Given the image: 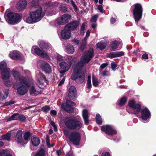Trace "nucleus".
Wrapping results in <instances>:
<instances>
[{"mask_svg": "<svg viewBox=\"0 0 156 156\" xmlns=\"http://www.w3.org/2000/svg\"><path fill=\"white\" fill-rule=\"evenodd\" d=\"M92 48H90L88 51L84 53L80 61L76 66L74 72L71 76L72 80L77 79L80 83L84 82L85 76V67L84 66L85 63H88L92 58L93 55Z\"/></svg>", "mask_w": 156, "mask_h": 156, "instance_id": "1", "label": "nucleus"}, {"mask_svg": "<svg viewBox=\"0 0 156 156\" xmlns=\"http://www.w3.org/2000/svg\"><path fill=\"white\" fill-rule=\"evenodd\" d=\"M12 74L16 82L13 83L11 84H13V88L17 90V93L21 95H23L26 94L28 91L27 86L29 87L27 84V81L25 78L20 75V73L15 70L12 72Z\"/></svg>", "mask_w": 156, "mask_h": 156, "instance_id": "2", "label": "nucleus"}, {"mask_svg": "<svg viewBox=\"0 0 156 156\" xmlns=\"http://www.w3.org/2000/svg\"><path fill=\"white\" fill-rule=\"evenodd\" d=\"M0 71H2L1 77L5 84L8 86H10L13 83L9 79L10 70L9 68L7 67L6 63L4 61L0 62Z\"/></svg>", "mask_w": 156, "mask_h": 156, "instance_id": "3", "label": "nucleus"}, {"mask_svg": "<svg viewBox=\"0 0 156 156\" xmlns=\"http://www.w3.org/2000/svg\"><path fill=\"white\" fill-rule=\"evenodd\" d=\"M128 105L130 108L127 109L128 112L135 115L139 114L141 109V107L139 104H136L134 100H131L128 101Z\"/></svg>", "mask_w": 156, "mask_h": 156, "instance_id": "4", "label": "nucleus"}, {"mask_svg": "<svg viewBox=\"0 0 156 156\" xmlns=\"http://www.w3.org/2000/svg\"><path fill=\"white\" fill-rule=\"evenodd\" d=\"M7 22L9 24H14L19 22L21 20L20 15L16 13L9 12L5 17Z\"/></svg>", "mask_w": 156, "mask_h": 156, "instance_id": "5", "label": "nucleus"}, {"mask_svg": "<svg viewBox=\"0 0 156 156\" xmlns=\"http://www.w3.org/2000/svg\"><path fill=\"white\" fill-rule=\"evenodd\" d=\"M65 124L67 127L71 129H79L82 126L81 123L76 119H69L66 121Z\"/></svg>", "mask_w": 156, "mask_h": 156, "instance_id": "6", "label": "nucleus"}, {"mask_svg": "<svg viewBox=\"0 0 156 156\" xmlns=\"http://www.w3.org/2000/svg\"><path fill=\"white\" fill-rule=\"evenodd\" d=\"M64 133L65 136L68 137L70 140L73 144L76 145L79 144L80 139V136L79 133L73 132L69 135L68 132L67 131H65Z\"/></svg>", "mask_w": 156, "mask_h": 156, "instance_id": "7", "label": "nucleus"}, {"mask_svg": "<svg viewBox=\"0 0 156 156\" xmlns=\"http://www.w3.org/2000/svg\"><path fill=\"white\" fill-rule=\"evenodd\" d=\"M142 9L141 5L138 4L135 5V8L133 10V15L136 22L141 19L142 14Z\"/></svg>", "mask_w": 156, "mask_h": 156, "instance_id": "8", "label": "nucleus"}, {"mask_svg": "<svg viewBox=\"0 0 156 156\" xmlns=\"http://www.w3.org/2000/svg\"><path fill=\"white\" fill-rule=\"evenodd\" d=\"M31 16L37 22L39 21L44 16V14L42 12V8L39 7L34 11L30 13Z\"/></svg>", "mask_w": 156, "mask_h": 156, "instance_id": "9", "label": "nucleus"}, {"mask_svg": "<svg viewBox=\"0 0 156 156\" xmlns=\"http://www.w3.org/2000/svg\"><path fill=\"white\" fill-rule=\"evenodd\" d=\"M101 130L105 132L108 135H113L116 133V131L115 128L110 125H106L102 126L101 128Z\"/></svg>", "mask_w": 156, "mask_h": 156, "instance_id": "10", "label": "nucleus"}, {"mask_svg": "<svg viewBox=\"0 0 156 156\" xmlns=\"http://www.w3.org/2000/svg\"><path fill=\"white\" fill-rule=\"evenodd\" d=\"M71 17L70 15L68 14L63 15L57 19V23L60 25H64L69 21Z\"/></svg>", "mask_w": 156, "mask_h": 156, "instance_id": "11", "label": "nucleus"}, {"mask_svg": "<svg viewBox=\"0 0 156 156\" xmlns=\"http://www.w3.org/2000/svg\"><path fill=\"white\" fill-rule=\"evenodd\" d=\"M31 52L33 54H36L37 55L42 57L48 58V56L47 54L41 50L39 48L34 46L32 47L31 49Z\"/></svg>", "mask_w": 156, "mask_h": 156, "instance_id": "12", "label": "nucleus"}, {"mask_svg": "<svg viewBox=\"0 0 156 156\" xmlns=\"http://www.w3.org/2000/svg\"><path fill=\"white\" fill-rule=\"evenodd\" d=\"M61 35L62 38L63 39H69L71 36V30L65 26L64 28L61 32Z\"/></svg>", "mask_w": 156, "mask_h": 156, "instance_id": "13", "label": "nucleus"}, {"mask_svg": "<svg viewBox=\"0 0 156 156\" xmlns=\"http://www.w3.org/2000/svg\"><path fill=\"white\" fill-rule=\"evenodd\" d=\"M36 78L38 84L42 85L46 81L45 76L41 73L37 72V73Z\"/></svg>", "mask_w": 156, "mask_h": 156, "instance_id": "14", "label": "nucleus"}, {"mask_svg": "<svg viewBox=\"0 0 156 156\" xmlns=\"http://www.w3.org/2000/svg\"><path fill=\"white\" fill-rule=\"evenodd\" d=\"M75 103L72 101L67 100L66 101V106L64 107L63 105H62V108L66 111L69 112H71L73 111V106H75Z\"/></svg>", "mask_w": 156, "mask_h": 156, "instance_id": "15", "label": "nucleus"}, {"mask_svg": "<svg viewBox=\"0 0 156 156\" xmlns=\"http://www.w3.org/2000/svg\"><path fill=\"white\" fill-rule=\"evenodd\" d=\"M151 116L150 111L146 108L141 110V117L144 120H146Z\"/></svg>", "mask_w": 156, "mask_h": 156, "instance_id": "16", "label": "nucleus"}, {"mask_svg": "<svg viewBox=\"0 0 156 156\" xmlns=\"http://www.w3.org/2000/svg\"><path fill=\"white\" fill-rule=\"evenodd\" d=\"M27 4L25 0H21L17 2L16 5V8L20 11L23 10L25 8Z\"/></svg>", "mask_w": 156, "mask_h": 156, "instance_id": "17", "label": "nucleus"}, {"mask_svg": "<svg viewBox=\"0 0 156 156\" xmlns=\"http://www.w3.org/2000/svg\"><path fill=\"white\" fill-rule=\"evenodd\" d=\"M124 54L123 51H116L108 53L107 54V57L111 58L118 57L122 56Z\"/></svg>", "mask_w": 156, "mask_h": 156, "instance_id": "18", "label": "nucleus"}, {"mask_svg": "<svg viewBox=\"0 0 156 156\" xmlns=\"http://www.w3.org/2000/svg\"><path fill=\"white\" fill-rule=\"evenodd\" d=\"M39 47L43 50L48 51L51 49L50 45L47 43L43 41H40L38 42Z\"/></svg>", "mask_w": 156, "mask_h": 156, "instance_id": "19", "label": "nucleus"}, {"mask_svg": "<svg viewBox=\"0 0 156 156\" xmlns=\"http://www.w3.org/2000/svg\"><path fill=\"white\" fill-rule=\"evenodd\" d=\"M76 90L75 87L73 86L70 87L69 90L68 96L71 100H73L76 98Z\"/></svg>", "mask_w": 156, "mask_h": 156, "instance_id": "20", "label": "nucleus"}, {"mask_svg": "<svg viewBox=\"0 0 156 156\" xmlns=\"http://www.w3.org/2000/svg\"><path fill=\"white\" fill-rule=\"evenodd\" d=\"M79 25V23L78 21H74L67 24L66 26L71 30L75 29Z\"/></svg>", "mask_w": 156, "mask_h": 156, "instance_id": "21", "label": "nucleus"}, {"mask_svg": "<svg viewBox=\"0 0 156 156\" xmlns=\"http://www.w3.org/2000/svg\"><path fill=\"white\" fill-rule=\"evenodd\" d=\"M9 56L10 58L14 60L19 59L20 57V53L17 51L11 52L9 54Z\"/></svg>", "mask_w": 156, "mask_h": 156, "instance_id": "22", "label": "nucleus"}, {"mask_svg": "<svg viewBox=\"0 0 156 156\" xmlns=\"http://www.w3.org/2000/svg\"><path fill=\"white\" fill-rule=\"evenodd\" d=\"M90 32L89 30H87V31L86 37L83 39L81 46L80 48L81 50H83L86 45L87 40L90 35Z\"/></svg>", "mask_w": 156, "mask_h": 156, "instance_id": "23", "label": "nucleus"}, {"mask_svg": "<svg viewBox=\"0 0 156 156\" xmlns=\"http://www.w3.org/2000/svg\"><path fill=\"white\" fill-rule=\"evenodd\" d=\"M42 69L44 71L47 73H49L51 72V69L50 66L45 62H42Z\"/></svg>", "mask_w": 156, "mask_h": 156, "instance_id": "24", "label": "nucleus"}, {"mask_svg": "<svg viewBox=\"0 0 156 156\" xmlns=\"http://www.w3.org/2000/svg\"><path fill=\"white\" fill-rule=\"evenodd\" d=\"M59 66L62 69L67 71L69 70L71 67L70 64H69L64 61L60 62Z\"/></svg>", "mask_w": 156, "mask_h": 156, "instance_id": "25", "label": "nucleus"}, {"mask_svg": "<svg viewBox=\"0 0 156 156\" xmlns=\"http://www.w3.org/2000/svg\"><path fill=\"white\" fill-rule=\"evenodd\" d=\"M22 134L23 132L21 130H19L17 132L15 140L18 143H20L22 142Z\"/></svg>", "mask_w": 156, "mask_h": 156, "instance_id": "26", "label": "nucleus"}, {"mask_svg": "<svg viewBox=\"0 0 156 156\" xmlns=\"http://www.w3.org/2000/svg\"><path fill=\"white\" fill-rule=\"evenodd\" d=\"M88 115L89 114L88 112V111L87 110L84 109L83 111V118L84 122L87 125L88 124V122H89V120L88 119Z\"/></svg>", "mask_w": 156, "mask_h": 156, "instance_id": "27", "label": "nucleus"}, {"mask_svg": "<svg viewBox=\"0 0 156 156\" xmlns=\"http://www.w3.org/2000/svg\"><path fill=\"white\" fill-rule=\"evenodd\" d=\"M65 51L66 52L69 54H72L74 52V49L73 46L69 44H68L66 46Z\"/></svg>", "mask_w": 156, "mask_h": 156, "instance_id": "28", "label": "nucleus"}, {"mask_svg": "<svg viewBox=\"0 0 156 156\" xmlns=\"http://www.w3.org/2000/svg\"><path fill=\"white\" fill-rule=\"evenodd\" d=\"M30 94L32 95H37L40 93V92L37 90L34 86H32L30 88Z\"/></svg>", "mask_w": 156, "mask_h": 156, "instance_id": "29", "label": "nucleus"}, {"mask_svg": "<svg viewBox=\"0 0 156 156\" xmlns=\"http://www.w3.org/2000/svg\"><path fill=\"white\" fill-rule=\"evenodd\" d=\"M108 42L107 41H101L97 43L96 46L97 48H100L101 50H103L105 48Z\"/></svg>", "mask_w": 156, "mask_h": 156, "instance_id": "30", "label": "nucleus"}, {"mask_svg": "<svg viewBox=\"0 0 156 156\" xmlns=\"http://www.w3.org/2000/svg\"><path fill=\"white\" fill-rule=\"evenodd\" d=\"M119 45V42L116 41H114L112 42L110 45V50L112 51L115 50L118 48Z\"/></svg>", "mask_w": 156, "mask_h": 156, "instance_id": "31", "label": "nucleus"}, {"mask_svg": "<svg viewBox=\"0 0 156 156\" xmlns=\"http://www.w3.org/2000/svg\"><path fill=\"white\" fill-rule=\"evenodd\" d=\"M66 59L68 61V63L69 64H70L71 66L72 64L75 62L76 60V58L70 55L68 56Z\"/></svg>", "mask_w": 156, "mask_h": 156, "instance_id": "32", "label": "nucleus"}, {"mask_svg": "<svg viewBox=\"0 0 156 156\" xmlns=\"http://www.w3.org/2000/svg\"><path fill=\"white\" fill-rule=\"evenodd\" d=\"M31 141L33 144L35 146L38 145L40 143V140L37 137L33 138L32 139Z\"/></svg>", "mask_w": 156, "mask_h": 156, "instance_id": "33", "label": "nucleus"}, {"mask_svg": "<svg viewBox=\"0 0 156 156\" xmlns=\"http://www.w3.org/2000/svg\"><path fill=\"white\" fill-rule=\"evenodd\" d=\"M27 23H33L37 22L34 18L31 16V14H30V16L27 18L26 20Z\"/></svg>", "mask_w": 156, "mask_h": 156, "instance_id": "34", "label": "nucleus"}, {"mask_svg": "<svg viewBox=\"0 0 156 156\" xmlns=\"http://www.w3.org/2000/svg\"><path fill=\"white\" fill-rule=\"evenodd\" d=\"M0 156H12L8 150H2L0 151Z\"/></svg>", "mask_w": 156, "mask_h": 156, "instance_id": "35", "label": "nucleus"}, {"mask_svg": "<svg viewBox=\"0 0 156 156\" xmlns=\"http://www.w3.org/2000/svg\"><path fill=\"white\" fill-rule=\"evenodd\" d=\"M96 120L97 124L101 125L102 122V120L100 115L99 114H97L96 117Z\"/></svg>", "mask_w": 156, "mask_h": 156, "instance_id": "36", "label": "nucleus"}, {"mask_svg": "<svg viewBox=\"0 0 156 156\" xmlns=\"http://www.w3.org/2000/svg\"><path fill=\"white\" fill-rule=\"evenodd\" d=\"M53 58H56L57 61H59L63 60L64 59L63 57L62 56L57 53H55Z\"/></svg>", "mask_w": 156, "mask_h": 156, "instance_id": "37", "label": "nucleus"}, {"mask_svg": "<svg viewBox=\"0 0 156 156\" xmlns=\"http://www.w3.org/2000/svg\"><path fill=\"white\" fill-rule=\"evenodd\" d=\"M18 114H14L12 115L8 120V121H11L14 120H17L18 119Z\"/></svg>", "mask_w": 156, "mask_h": 156, "instance_id": "38", "label": "nucleus"}, {"mask_svg": "<svg viewBox=\"0 0 156 156\" xmlns=\"http://www.w3.org/2000/svg\"><path fill=\"white\" fill-rule=\"evenodd\" d=\"M92 85L91 82V76H88L87 83V87L88 88H90Z\"/></svg>", "mask_w": 156, "mask_h": 156, "instance_id": "39", "label": "nucleus"}, {"mask_svg": "<svg viewBox=\"0 0 156 156\" xmlns=\"http://www.w3.org/2000/svg\"><path fill=\"white\" fill-rule=\"evenodd\" d=\"M126 99L125 97H123L120 100L119 102V105L120 106H122L126 103Z\"/></svg>", "mask_w": 156, "mask_h": 156, "instance_id": "40", "label": "nucleus"}, {"mask_svg": "<svg viewBox=\"0 0 156 156\" xmlns=\"http://www.w3.org/2000/svg\"><path fill=\"white\" fill-rule=\"evenodd\" d=\"M93 85L94 87H97L99 84V82L97 79L94 77H92Z\"/></svg>", "mask_w": 156, "mask_h": 156, "instance_id": "41", "label": "nucleus"}, {"mask_svg": "<svg viewBox=\"0 0 156 156\" xmlns=\"http://www.w3.org/2000/svg\"><path fill=\"white\" fill-rule=\"evenodd\" d=\"M44 151L43 149L42 148L35 155V156H44Z\"/></svg>", "mask_w": 156, "mask_h": 156, "instance_id": "42", "label": "nucleus"}, {"mask_svg": "<svg viewBox=\"0 0 156 156\" xmlns=\"http://www.w3.org/2000/svg\"><path fill=\"white\" fill-rule=\"evenodd\" d=\"M10 137V134L9 133H8L2 136V138L3 140H9Z\"/></svg>", "mask_w": 156, "mask_h": 156, "instance_id": "43", "label": "nucleus"}, {"mask_svg": "<svg viewBox=\"0 0 156 156\" xmlns=\"http://www.w3.org/2000/svg\"><path fill=\"white\" fill-rule=\"evenodd\" d=\"M86 26V24L84 23L82 24L80 29V34L81 35H83L84 33L85 28Z\"/></svg>", "mask_w": 156, "mask_h": 156, "instance_id": "44", "label": "nucleus"}, {"mask_svg": "<svg viewBox=\"0 0 156 156\" xmlns=\"http://www.w3.org/2000/svg\"><path fill=\"white\" fill-rule=\"evenodd\" d=\"M30 135V133L29 132H26L24 135V138L25 140H27Z\"/></svg>", "mask_w": 156, "mask_h": 156, "instance_id": "45", "label": "nucleus"}, {"mask_svg": "<svg viewBox=\"0 0 156 156\" xmlns=\"http://www.w3.org/2000/svg\"><path fill=\"white\" fill-rule=\"evenodd\" d=\"M98 17V14H96L93 16L91 18V21L92 22H94L96 21Z\"/></svg>", "mask_w": 156, "mask_h": 156, "instance_id": "46", "label": "nucleus"}, {"mask_svg": "<svg viewBox=\"0 0 156 156\" xmlns=\"http://www.w3.org/2000/svg\"><path fill=\"white\" fill-rule=\"evenodd\" d=\"M50 109V107L48 106H45L42 108V110L44 112H47Z\"/></svg>", "mask_w": 156, "mask_h": 156, "instance_id": "47", "label": "nucleus"}, {"mask_svg": "<svg viewBox=\"0 0 156 156\" xmlns=\"http://www.w3.org/2000/svg\"><path fill=\"white\" fill-rule=\"evenodd\" d=\"M38 0H34L31 2V4L32 7L38 5Z\"/></svg>", "mask_w": 156, "mask_h": 156, "instance_id": "48", "label": "nucleus"}, {"mask_svg": "<svg viewBox=\"0 0 156 156\" xmlns=\"http://www.w3.org/2000/svg\"><path fill=\"white\" fill-rule=\"evenodd\" d=\"M9 93V89H6L5 92V94L3 96L2 99H6L8 97Z\"/></svg>", "mask_w": 156, "mask_h": 156, "instance_id": "49", "label": "nucleus"}, {"mask_svg": "<svg viewBox=\"0 0 156 156\" xmlns=\"http://www.w3.org/2000/svg\"><path fill=\"white\" fill-rule=\"evenodd\" d=\"M18 119L21 121H23L25 120L26 118L23 115L19 114Z\"/></svg>", "mask_w": 156, "mask_h": 156, "instance_id": "50", "label": "nucleus"}, {"mask_svg": "<svg viewBox=\"0 0 156 156\" xmlns=\"http://www.w3.org/2000/svg\"><path fill=\"white\" fill-rule=\"evenodd\" d=\"M111 67L113 70H115V69L117 67V65L115 62H112L111 63Z\"/></svg>", "mask_w": 156, "mask_h": 156, "instance_id": "51", "label": "nucleus"}, {"mask_svg": "<svg viewBox=\"0 0 156 156\" xmlns=\"http://www.w3.org/2000/svg\"><path fill=\"white\" fill-rule=\"evenodd\" d=\"M51 124L53 127L54 128L55 131H56L57 130V128L54 122L53 121H51Z\"/></svg>", "mask_w": 156, "mask_h": 156, "instance_id": "52", "label": "nucleus"}, {"mask_svg": "<svg viewBox=\"0 0 156 156\" xmlns=\"http://www.w3.org/2000/svg\"><path fill=\"white\" fill-rule=\"evenodd\" d=\"M66 72H67V71H65L64 70H62L60 71V74H59V76H60V77H62V76H63L65 74V73Z\"/></svg>", "mask_w": 156, "mask_h": 156, "instance_id": "53", "label": "nucleus"}, {"mask_svg": "<svg viewBox=\"0 0 156 156\" xmlns=\"http://www.w3.org/2000/svg\"><path fill=\"white\" fill-rule=\"evenodd\" d=\"M98 9L99 10V11L102 13L103 12V7L101 5H99L98 7Z\"/></svg>", "mask_w": 156, "mask_h": 156, "instance_id": "54", "label": "nucleus"}, {"mask_svg": "<svg viewBox=\"0 0 156 156\" xmlns=\"http://www.w3.org/2000/svg\"><path fill=\"white\" fill-rule=\"evenodd\" d=\"M72 4L75 10L76 11H77L78 9L76 5V4H75L74 2L73 1L72 2Z\"/></svg>", "mask_w": 156, "mask_h": 156, "instance_id": "55", "label": "nucleus"}, {"mask_svg": "<svg viewBox=\"0 0 156 156\" xmlns=\"http://www.w3.org/2000/svg\"><path fill=\"white\" fill-rule=\"evenodd\" d=\"M46 142H47V146H48V147L49 148L51 147L50 144V141L48 139V137H47L46 138Z\"/></svg>", "mask_w": 156, "mask_h": 156, "instance_id": "56", "label": "nucleus"}, {"mask_svg": "<svg viewBox=\"0 0 156 156\" xmlns=\"http://www.w3.org/2000/svg\"><path fill=\"white\" fill-rule=\"evenodd\" d=\"M15 101H11L9 102H7L5 103V105H8L15 103Z\"/></svg>", "mask_w": 156, "mask_h": 156, "instance_id": "57", "label": "nucleus"}, {"mask_svg": "<svg viewBox=\"0 0 156 156\" xmlns=\"http://www.w3.org/2000/svg\"><path fill=\"white\" fill-rule=\"evenodd\" d=\"M109 73L108 71H105L102 74V75L103 76H107L109 75Z\"/></svg>", "mask_w": 156, "mask_h": 156, "instance_id": "58", "label": "nucleus"}, {"mask_svg": "<svg viewBox=\"0 0 156 156\" xmlns=\"http://www.w3.org/2000/svg\"><path fill=\"white\" fill-rule=\"evenodd\" d=\"M65 80V79L64 78H63L62 80L59 82V83L58 84V86H61L62 84H63V83L64 82Z\"/></svg>", "mask_w": 156, "mask_h": 156, "instance_id": "59", "label": "nucleus"}, {"mask_svg": "<svg viewBox=\"0 0 156 156\" xmlns=\"http://www.w3.org/2000/svg\"><path fill=\"white\" fill-rule=\"evenodd\" d=\"M108 66V64L107 63H103L100 66V67L101 69H104L106 67Z\"/></svg>", "mask_w": 156, "mask_h": 156, "instance_id": "60", "label": "nucleus"}, {"mask_svg": "<svg viewBox=\"0 0 156 156\" xmlns=\"http://www.w3.org/2000/svg\"><path fill=\"white\" fill-rule=\"evenodd\" d=\"M142 57L144 59H147L148 58V55L147 54H144L142 55Z\"/></svg>", "mask_w": 156, "mask_h": 156, "instance_id": "61", "label": "nucleus"}, {"mask_svg": "<svg viewBox=\"0 0 156 156\" xmlns=\"http://www.w3.org/2000/svg\"><path fill=\"white\" fill-rule=\"evenodd\" d=\"M101 156H110V155L109 153L104 152L102 153Z\"/></svg>", "mask_w": 156, "mask_h": 156, "instance_id": "62", "label": "nucleus"}, {"mask_svg": "<svg viewBox=\"0 0 156 156\" xmlns=\"http://www.w3.org/2000/svg\"><path fill=\"white\" fill-rule=\"evenodd\" d=\"M116 19L115 18H112L111 19V23L112 24L116 22Z\"/></svg>", "mask_w": 156, "mask_h": 156, "instance_id": "63", "label": "nucleus"}, {"mask_svg": "<svg viewBox=\"0 0 156 156\" xmlns=\"http://www.w3.org/2000/svg\"><path fill=\"white\" fill-rule=\"evenodd\" d=\"M50 113L51 114L54 115H55L57 114L55 110L51 111L50 112Z\"/></svg>", "mask_w": 156, "mask_h": 156, "instance_id": "64", "label": "nucleus"}]
</instances>
